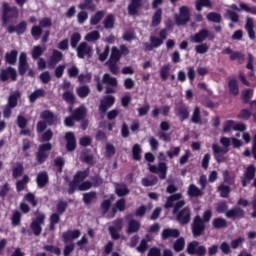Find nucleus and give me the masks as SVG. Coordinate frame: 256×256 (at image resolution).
<instances>
[{"instance_id":"nucleus-47","label":"nucleus","mask_w":256,"mask_h":256,"mask_svg":"<svg viewBox=\"0 0 256 256\" xmlns=\"http://www.w3.org/2000/svg\"><path fill=\"white\" fill-rule=\"evenodd\" d=\"M192 123H201V109L199 106H195L192 117H191Z\"/></svg>"},{"instance_id":"nucleus-2","label":"nucleus","mask_w":256,"mask_h":256,"mask_svg":"<svg viewBox=\"0 0 256 256\" xmlns=\"http://www.w3.org/2000/svg\"><path fill=\"white\" fill-rule=\"evenodd\" d=\"M19 17V10L17 7H9L8 3L3 4L2 26L5 27L9 21H15Z\"/></svg>"},{"instance_id":"nucleus-60","label":"nucleus","mask_w":256,"mask_h":256,"mask_svg":"<svg viewBox=\"0 0 256 256\" xmlns=\"http://www.w3.org/2000/svg\"><path fill=\"white\" fill-rule=\"evenodd\" d=\"M142 185L144 187H153V185H157V177H153L152 179L143 178Z\"/></svg>"},{"instance_id":"nucleus-38","label":"nucleus","mask_w":256,"mask_h":256,"mask_svg":"<svg viewBox=\"0 0 256 256\" xmlns=\"http://www.w3.org/2000/svg\"><path fill=\"white\" fill-rule=\"evenodd\" d=\"M59 221H61V214L55 212L50 215V231H55V225H57Z\"/></svg>"},{"instance_id":"nucleus-51","label":"nucleus","mask_w":256,"mask_h":256,"mask_svg":"<svg viewBox=\"0 0 256 256\" xmlns=\"http://www.w3.org/2000/svg\"><path fill=\"white\" fill-rule=\"evenodd\" d=\"M132 157L134 161H141V145L135 144L132 148Z\"/></svg>"},{"instance_id":"nucleus-22","label":"nucleus","mask_w":256,"mask_h":256,"mask_svg":"<svg viewBox=\"0 0 256 256\" xmlns=\"http://www.w3.org/2000/svg\"><path fill=\"white\" fill-rule=\"evenodd\" d=\"M87 115V108L80 106L72 111V117L75 121H82Z\"/></svg>"},{"instance_id":"nucleus-53","label":"nucleus","mask_w":256,"mask_h":256,"mask_svg":"<svg viewBox=\"0 0 256 256\" xmlns=\"http://www.w3.org/2000/svg\"><path fill=\"white\" fill-rule=\"evenodd\" d=\"M218 191L220 193V197L227 199V197H229V193H231V188L222 184L218 186Z\"/></svg>"},{"instance_id":"nucleus-58","label":"nucleus","mask_w":256,"mask_h":256,"mask_svg":"<svg viewBox=\"0 0 256 256\" xmlns=\"http://www.w3.org/2000/svg\"><path fill=\"white\" fill-rule=\"evenodd\" d=\"M208 21H212L213 23H221V14H217L215 12H210L207 15Z\"/></svg>"},{"instance_id":"nucleus-4","label":"nucleus","mask_w":256,"mask_h":256,"mask_svg":"<svg viewBox=\"0 0 256 256\" xmlns=\"http://www.w3.org/2000/svg\"><path fill=\"white\" fill-rule=\"evenodd\" d=\"M52 149L53 145L51 143H45L38 147V151L36 152V161L39 165H42V163L47 161V158L49 157L47 151H51Z\"/></svg>"},{"instance_id":"nucleus-18","label":"nucleus","mask_w":256,"mask_h":256,"mask_svg":"<svg viewBox=\"0 0 256 256\" xmlns=\"http://www.w3.org/2000/svg\"><path fill=\"white\" fill-rule=\"evenodd\" d=\"M27 69H29V63L27 62V54L25 52H22L19 56V74L24 75L25 73H27Z\"/></svg>"},{"instance_id":"nucleus-41","label":"nucleus","mask_w":256,"mask_h":256,"mask_svg":"<svg viewBox=\"0 0 256 256\" xmlns=\"http://www.w3.org/2000/svg\"><path fill=\"white\" fill-rule=\"evenodd\" d=\"M97 199V192H88L83 194V201L85 205H91Z\"/></svg>"},{"instance_id":"nucleus-52","label":"nucleus","mask_w":256,"mask_h":256,"mask_svg":"<svg viewBox=\"0 0 256 256\" xmlns=\"http://www.w3.org/2000/svg\"><path fill=\"white\" fill-rule=\"evenodd\" d=\"M62 99L66 101V103L73 105V103H75V94L71 91H65L62 95Z\"/></svg>"},{"instance_id":"nucleus-5","label":"nucleus","mask_w":256,"mask_h":256,"mask_svg":"<svg viewBox=\"0 0 256 256\" xmlns=\"http://www.w3.org/2000/svg\"><path fill=\"white\" fill-rule=\"evenodd\" d=\"M205 39L213 41V39H215V34L209 33V30L207 29H202L190 37V41H192V43H203Z\"/></svg>"},{"instance_id":"nucleus-48","label":"nucleus","mask_w":256,"mask_h":256,"mask_svg":"<svg viewBox=\"0 0 256 256\" xmlns=\"http://www.w3.org/2000/svg\"><path fill=\"white\" fill-rule=\"evenodd\" d=\"M119 59H121V51L117 47H113L108 61L119 63Z\"/></svg>"},{"instance_id":"nucleus-10","label":"nucleus","mask_w":256,"mask_h":256,"mask_svg":"<svg viewBox=\"0 0 256 256\" xmlns=\"http://www.w3.org/2000/svg\"><path fill=\"white\" fill-rule=\"evenodd\" d=\"M189 8L187 6H182L179 8V14L175 15V21L178 25H186L189 23Z\"/></svg>"},{"instance_id":"nucleus-31","label":"nucleus","mask_w":256,"mask_h":256,"mask_svg":"<svg viewBox=\"0 0 256 256\" xmlns=\"http://www.w3.org/2000/svg\"><path fill=\"white\" fill-rule=\"evenodd\" d=\"M102 83L108 85L109 87H117V78L112 77L110 74H104L102 77Z\"/></svg>"},{"instance_id":"nucleus-49","label":"nucleus","mask_w":256,"mask_h":256,"mask_svg":"<svg viewBox=\"0 0 256 256\" xmlns=\"http://www.w3.org/2000/svg\"><path fill=\"white\" fill-rule=\"evenodd\" d=\"M45 49L46 48L43 46H34L32 49V58L38 59L39 57H41V55L45 53Z\"/></svg>"},{"instance_id":"nucleus-12","label":"nucleus","mask_w":256,"mask_h":256,"mask_svg":"<svg viewBox=\"0 0 256 256\" xmlns=\"http://www.w3.org/2000/svg\"><path fill=\"white\" fill-rule=\"evenodd\" d=\"M40 118L47 123V125H57L59 118L50 110H45L40 114Z\"/></svg>"},{"instance_id":"nucleus-29","label":"nucleus","mask_w":256,"mask_h":256,"mask_svg":"<svg viewBox=\"0 0 256 256\" xmlns=\"http://www.w3.org/2000/svg\"><path fill=\"white\" fill-rule=\"evenodd\" d=\"M183 195L181 193H176L167 198V201L164 205L165 209H171L173 205L175 204V201H180L182 199Z\"/></svg>"},{"instance_id":"nucleus-56","label":"nucleus","mask_w":256,"mask_h":256,"mask_svg":"<svg viewBox=\"0 0 256 256\" xmlns=\"http://www.w3.org/2000/svg\"><path fill=\"white\" fill-rule=\"evenodd\" d=\"M169 71H171V66L165 65L160 69V77L162 81H167V78L169 77Z\"/></svg>"},{"instance_id":"nucleus-19","label":"nucleus","mask_w":256,"mask_h":256,"mask_svg":"<svg viewBox=\"0 0 256 256\" xmlns=\"http://www.w3.org/2000/svg\"><path fill=\"white\" fill-rule=\"evenodd\" d=\"M181 235V232L179 229H171V228H166L162 231L161 237L165 241L167 239H177Z\"/></svg>"},{"instance_id":"nucleus-8","label":"nucleus","mask_w":256,"mask_h":256,"mask_svg":"<svg viewBox=\"0 0 256 256\" xmlns=\"http://www.w3.org/2000/svg\"><path fill=\"white\" fill-rule=\"evenodd\" d=\"M45 224V214H39L35 220H33L30 224V228L33 231V234L36 237H39L41 235V232L43 231V228L41 225Z\"/></svg>"},{"instance_id":"nucleus-43","label":"nucleus","mask_w":256,"mask_h":256,"mask_svg":"<svg viewBox=\"0 0 256 256\" xmlns=\"http://www.w3.org/2000/svg\"><path fill=\"white\" fill-rule=\"evenodd\" d=\"M91 3H93V0H84L83 3H80L78 5V8L82 9V11L85 9H89V11H95L97 9V6Z\"/></svg>"},{"instance_id":"nucleus-14","label":"nucleus","mask_w":256,"mask_h":256,"mask_svg":"<svg viewBox=\"0 0 256 256\" xmlns=\"http://www.w3.org/2000/svg\"><path fill=\"white\" fill-rule=\"evenodd\" d=\"M150 173H160L159 179H165L167 177V164L164 162H160L158 167L155 165L149 166Z\"/></svg>"},{"instance_id":"nucleus-63","label":"nucleus","mask_w":256,"mask_h":256,"mask_svg":"<svg viewBox=\"0 0 256 256\" xmlns=\"http://www.w3.org/2000/svg\"><path fill=\"white\" fill-rule=\"evenodd\" d=\"M251 111L249 109H242L238 114L239 119H243L244 121H248L251 118Z\"/></svg>"},{"instance_id":"nucleus-7","label":"nucleus","mask_w":256,"mask_h":256,"mask_svg":"<svg viewBox=\"0 0 256 256\" xmlns=\"http://www.w3.org/2000/svg\"><path fill=\"white\" fill-rule=\"evenodd\" d=\"M205 233V223L201 216H195L192 223V234L193 237H201Z\"/></svg>"},{"instance_id":"nucleus-20","label":"nucleus","mask_w":256,"mask_h":256,"mask_svg":"<svg viewBox=\"0 0 256 256\" xmlns=\"http://www.w3.org/2000/svg\"><path fill=\"white\" fill-rule=\"evenodd\" d=\"M65 139L67 141L66 149L67 151H75L77 147V141L75 140V134L73 132H67L65 134Z\"/></svg>"},{"instance_id":"nucleus-62","label":"nucleus","mask_w":256,"mask_h":256,"mask_svg":"<svg viewBox=\"0 0 256 256\" xmlns=\"http://www.w3.org/2000/svg\"><path fill=\"white\" fill-rule=\"evenodd\" d=\"M251 97H253V89H247L242 92V99L244 103H249V101H251Z\"/></svg>"},{"instance_id":"nucleus-25","label":"nucleus","mask_w":256,"mask_h":256,"mask_svg":"<svg viewBox=\"0 0 256 256\" xmlns=\"http://www.w3.org/2000/svg\"><path fill=\"white\" fill-rule=\"evenodd\" d=\"M114 187H115V193L116 195H118V197H125V195H129L130 193L129 188L127 187V184L115 183Z\"/></svg>"},{"instance_id":"nucleus-46","label":"nucleus","mask_w":256,"mask_h":256,"mask_svg":"<svg viewBox=\"0 0 256 256\" xmlns=\"http://www.w3.org/2000/svg\"><path fill=\"white\" fill-rule=\"evenodd\" d=\"M173 249L176 251V253H181V251L185 249V238H178L174 242Z\"/></svg>"},{"instance_id":"nucleus-15","label":"nucleus","mask_w":256,"mask_h":256,"mask_svg":"<svg viewBox=\"0 0 256 256\" xmlns=\"http://www.w3.org/2000/svg\"><path fill=\"white\" fill-rule=\"evenodd\" d=\"M225 215L228 219H243V217H245V210L240 207H234L227 210Z\"/></svg>"},{"instance_id":"nucleus-21","label":"nucleus","mask_w":256,"mask_h":256,"mask_svg":"<svg viewBox=\"0 0 256 256\" xmlns=\"http://www.w3.org/2000/svg\"><path fill=\"white\" fill-rule=\"evenodd\" d=\"M255 22L253 18L247 17L245 22V30L247 31L249 39H255Z\"/></svg>"},{"instance_id":"nucleus-17","label":"nucleus","mask_w":256,"mask_h":256,"mask_svg":"<svg viewBox=\"0 0 256 256\" xmlns=\"http://www.w3.org/2000/svg\"><path fill=\"white\" fill-rule=\"evenodd\" d=\"M81 237V231L79 229L68 230L62 234V239L64 243H69L70 241H75Z\"/></svg>"},{"instance_id":"nucleus-13","label":"nucleus","mask_w":256,"mask_h":256,"mask_svg":"<svg viewBox=\"0 0 256 256\" xmlns=\"http://www.w3.org/2000/svg\"><path fill=\"white\" fill-rule=\"evenodd\" d=\"M115 105V97L108 95L105 96L101 101L99 105V111L100 113H107V109L110 107H113Z\"/></svg>"},{"instance_id":"nucleus-64","label":"nucleus","mask_w":256,"mask_h":256,"mask_svg":"<svg viewBox=\"0 0 256 256\" xmlns=\"http://www.w3.org/2000/svg\"><path fill=\"white\" fill-rule=\"evenodd\" d=\"M196 53L203 55L209 51V47L206 43L195 46Z\"/></svg>"},{"instance_id":"nucleus-54","label":"nucleus","mask_w":256,"mask_h":256,"mask_svg":"<svg viewBox=\"0 0 256 256\" xmlns=\"http://www.w3.org/2000/svg\"><path fill=\"white\" fill-rule=\"evenodd\" d=\"M27 183H29V176L24 175L22 180H19L18 182H16V189L18 192L23 191V189H25V185H27Z\"/></svg>"},{"instance_id":"nucleus-55","label":"nucleus","mask_w":256,"mask_h":256,"mask_svg":"<svg viewBox=\"0 0 256 256\" xmlns=\"http://www.w3.org/2000/svg\"><path fill=\"white\" fill-rule=\"evenodd\" d=\"M79 41H81V34L79 32H76L71 35L70 44L72 49H75L77 45H79Z\"/></svg>"},{"instance_id":"nucleus-23","label":"nucleus","mask_w":256,"mask_h":256,"mask_svg":"<svg viewBox=\"0 0 256 256\" xmlns=\"http://www.w3.org/2000/svg\"><path fill=\"white\" fill-rule=\"evenodd\" d=\"M63 59V53L59 50H53V53L50 57V60L48 62V65H50V67H55V65H57V63L61 62Z\"/></svg>"},{"instance_id":"nucleus-32","label":"nucleus","mask_w":256,"mask_h":256,"mask_svg":"<svg viewBox=\"0 0 256 256\" xmlns=\"http://www.w3.org/2000/svg\"><path fill=\"white\" fill-rule=\"evenodd\" d=\"M212 226L214 229H225L227 227V221L225 218L217 217L212 221Z\"/></svg>"},{"instance_id":"nucleus-40","label":"nucleus","mask_w":256,"mask_h":256,"mask_svg":"<svg viewBox=\"0 0 256 256\" xmlns=\"http://www.w3.org/2000/svg\"><path fill=\"white\" fill-rule=\"evenodd\" d=\"M188 195L189 197H201V195H203V192L197 186L191 184L188 187Z\"/></svg>"},{"instance_id":"nucleus-27","label":"nucleus","mask_w":256,"mask_h":256,"mask_svg":"<svg viewBox=\"0 0 256 256\" xmlns=\"http://www.w3.org/2000/svg\"><path fill=\"white\" fill-rule=\"evenodd\" d=\"M176 116L179 117L180 121H185V119H189V107L180 106L175 109Z\"/></svg>"},{"instance_id":"nucleus-1","label":"nucleus","mask_w":256,"mask_h":256,"mask_svg":"<svg viewBox=\"0 0 256 256\" xmlns=\"http://www.w3.org/2000/svg\"><path fill=\"white\" fill-rule=\"evenodd\" d=\"M173 215L180 225H187L191 221V208L185 207V200H180L174 205Z\"/></svg>"},{"instance_id":"nucleus-35","label":"nucleus","mask_w":256,"mask_h":256,"mask_svg":"<svg viewBox=\"0 0 256 256\" xmlns=\"http://www.w3.org/2000/svg\"><path fill=\"white\" fill-rule=\"evenodd\" d=\"M41 97H45V90L44 89H37L34 92H32L29 96L28 99L30 103H35L36 99H39Z\"/></svg>"},{"instance_id":"nucleus-59","label":"nucleus","mask_w":256,"mask_h":256,"mask_svg":"<svg viewBox=\"0 0 256 256\" xmlns=\"http://www.w3.org/2000/svg\"><path fill=\"white\" fill-rule=\"evenodd\" d=\"M240 9L242 11H246V13H252V15H256V6H249L245 3H240Z\"/></svg>"},{"instance_id":"nucleus-30","label":"nucleus","mask_w":256,"mask_h":256,"mask_svg":"<svg viewBox=\"0 0 256 256\" xmlns=\"http://www.w3.org/2000/svg\"><path fill=\"white\" fill-rule=\"evenodd\" d=\"M20 97H21V93L19 91H15L13 94H11L8 97V103L6 106L12 107V109H15V107H17V101H19Z\"/></svg>"},{"instance_id":"nucleus-24","label":"nucleus","mask_w":256,"mask_h":256,"mask_svg":"<svg viewBox=\"0 0 256 256\" xmlns=\"http://www.w3.org/2000/svg\"><path fill=\"white\" fill-rule=\"evenodd\" d=\"M141 5H143V0H131L128 5V13L130 15H137Z\"/></svg>"},{"instance_id":"nucleus-3","label":"nucleus","mask_w":256,"mask_h":256,"mask_svg":"<svg viewBox=\"0 0 256 256\" xmlns=\"http://www.w3.org/2000/svg\"><path fill=\"white\" fill-rule=\"evenodd\" d=\"M186 253H188V255L205 256L207 255V248L199 245L198 241H192L187 244Z\"/></svg>"},{"instance_id":"nucleus-50","label":"nucleus","mask_w":256,"mask_h":256,"mask_svg":"<svg viewBox=\"0 0 256 256\" xmlns=\"http://www.w3.org/2000/svg\"><path fill=\"white\" fill-rule=\"evenodd\" d=\"M103 25L106 29H113L115 27V18L112 14H109L103 21Z\"/></svg>"},{"instance_id":"nucleus-39","label":"nucleus","mask_w":256,"mask_h":256,"mask_svg":"<svg viewBox=\"0 0 256 256\" xmlns=\"http://www.w3.org/2000/svg\"><path fill=\"white\" fill-rule=\"evenodd\" d=\"M76 93L81 99H85L91 93V89L87 85L80 86L76 89Z\"/></svg>"},{"instance_id":"nucleus-33","label":"nucleus","mask_w":256,"mask_h":256,"mask_svg":"<svg viewBox=\"0 0 256 256\" xmlns=\"http://www.w3.org/2000/svg\"><path fill=\"white\" fill-rule=\"evenodd\" d=\"M140 227H141V224L137 220H130L128 222V229L126 233H128V235H131V233H137Z\"/></svg>"},{"instance_id":"nucleus-11","label":"nucleus","mask_w":256,"mask_h":256,"mask_svg":"<svg viewBox=\"0 0 256 256\" xmlns=\"http://www.w3.org/2000/svg\"><path fill=\"white\" fill-rule=\"evenodd\" d=\"M17 81V70H15L13 67H8L7 69H2L0 71V81Z\"/></svg>"},{"instance_id":"nucleus-42","label":"nucleus","mask_w":256,"mask_h":256,"mask_svg":"<svg viewBox=\"0 0 256 256\" xmlns=\"http://www.w3.org/2000/svg\"><path fill=\"white\" fill-rule=\"evenodd\" d=\"M23 171H25V168H23V164H16V166L12 170L13 179H19V177L23 175Z\"/></svg>"},{"instance_id":"nucleus-6","label":"nucleus","mask_w":256,"mask_h":256,"mask_svg":"<svg viewBox=\"0 0 256 256\" xmlns=\"http://www.w3.org/2000/svg\"><path fill=\"white\" fill-rule=\"evenodd\" d=\"M212 152L214 155V159L218 163H225L227 161V153H229V149L227 148H221L219 144H212Z\"/></svg>"},{"instance_id":"nucleus-61","label":"nucleus","mask_w":256,"mask_h":256,"mask_svg":"<svg viewBox=\"0 0 256 256\" xmlns=\"http://www.w3.org/2000/svg\"><path fill=\"white\" fill-rule=\"evenodd\" d=\"M67 206H68L67 202L59 201L57 206H56V209H57L56 213H58L59 215H63V213L65 211H67Z\"/></svg>"},{"instance_id":"nucleus-34","label":"nucleus","mask_w":256,"mask_h":256,"mask_svg":"<svg viewBox=\"0 0 256 256\" xmlns=\"http://www.w3.org/2000/svg\"><path fill=\"white\" fill-rule=\"evenodd\" d=\"M228 88H229L231 95H234V96L239 95V84L237 83V80L230 79L228 81Z\"/></svg>"},{"instance_id":"nucleus-9","label":"nucleus","mask_w":256,"mask_h":256,"mask_svg":"<svg viewBox=\"0 0 256 256\" xmlns=\"http://www.w3.org/2000/svg\"><path fill=\"white\" fill-rule=\"evenodd\" d=\"M76 51L79 59H85V56L90 58L93 55V47L87 44V42L80 43Z\"/></svg>"},{"instance_id":"nucleus-57","label":"nucleus","mask_w":256,"mask_h":256,"mask_svg":"<svg viewBox=\"0 0 256 256\" xmlns=\"http://www.w3.org/2000/svg\"><path fill=\"white\" fill-rule=\"evenodd\" d=\"M245 243V238L238 237L230 242L231 249H238V247H241V244Z\"/></svg>"},{"instance_id":"nucleus-37","label":"nucleus","mask_w":256,"mask_h":256,"mask_svg":"<svg viewBox=\"0 0 256 256\" xmlns=\"http://www.w3.org/2000/svg\"><path fill=\"white\" fill-rule=\"evenodd\" d=\"M87 177H89V170L80 171V172L76 173L72 183H81V182L85 181V179H87Z\"/></svg>"},{"instance_id":"nucleus-26","label":"nucleus","mask_w":256,"mask_h":256,"mask_svg":"<svg viewBox=\"0 0 256 256\" xmlns=\"http://www.w3.org/2000/svg\"><path fill=\"white\" fill-rule=\"evenodd\" d=\"M36 183L40 189H43L49 183V175L47 172H40L37 175Z\"/></svg>"},{"instance_id":"nucleus-44","label":"nucleus","mask_w":256,"mask_h":256,"mask_svg":"<svg viewBox=\"0 0 256 256\" xmlns=\"http://www.w3.org/2000/svg\"><path fill=\"white\" fill-rule=\"evenodd\" d=\"M99 39H101V34H99V31L97 30L89 32L85 36V41H88L89 43H93V41H99Z\"/></svg>"},{"instance_id":"nucleus-28","label":"nucleus","mask_w":256,"mask_h":256,"mask_svg":"<svg viewBox=\"0 0 256 256\" xmlns=\"http://www.w3.org/2000/svg\"><path fill=\"white\" fill-rule=\"evenodd\" d=\"M162 17H163V10L161 8H158L152 16L151 27H158V25H161Z\"/></svg>"},{"instance_id":"nucleus-45","label":"nucleus","mask_w":256,"mask_h":256,"mask_svg":"<svg viewBox=\"0 0 256 256\" xmlns=\"http://www.w3.org/2000/svg\"><path fill=\"white\" fill-rule=\"evenodd\" d=\"M105 17V11H98L94 16L90 18V25H97L101 22V19Z\"/></svg>"},{"instance_id":"nucleus-16","label":"nucleus","mask_w":256,"mask_h":256,"mask_svg":"<svg viewBox=\"0 0 256 256\" xmlns=\"http://www.w3.org/2000/svg\"><path fill=\"white\" fill-rule=\"evenodd\" d=\"M256 168L254 165H249L244 173V179L242 180V186L247 187V183L255 179Z\"/></svg>"},{"instance_id":"nucleus-36","label":"nucleus","mask_w":256,"mask_h":256,"mask_svg":"<svg viewBox=\"0 0 256 256\" xmlns=\"http://www.w3.org/2000/svg\"><path fill=\"white\" fill-rule=\"evenodd\" d=\"M17 55H19V52H17V50L7 52L5 55L7 63H9V65H15V63H17Z\"/></svg>"}]
</instances>
